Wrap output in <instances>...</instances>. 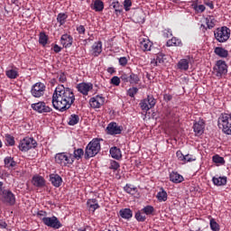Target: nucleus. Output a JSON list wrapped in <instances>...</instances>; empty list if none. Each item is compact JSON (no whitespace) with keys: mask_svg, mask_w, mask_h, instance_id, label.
Masks as SVG:
<instances>
[{"mask_svg":"<svg viewBox=\"0 0 231 231\" xmlns=\"http://www.w3.org/2000/svg\"><path fill=\"white\" fill-rule=\"evenodd\" d=\"M75 104V94L69 88L64 85L58 86L52 94V106L54 109L64 113Z\"/></svg>","mask_w":231,"mask_h":231,"instance_id":"nucleus-1","label":"nucleus"},{"mask_svg":"<svg viewBox=\"0 0 231 231\" xmlns=\"http://www.w3.org/2000/svg\"><path fill=\"white\" fill-rule=\"evenodd\" d=\"M218 127L226 134H231V113L222 114L218 118Z\"/></svg>","mask_w":231,"mask_h":231,"instance_id":"nucleus-2","label":"nucleus"},{"mask_svg":"<svg viewBox=\"0 0 231 231\" xmlns=\"http://www.w3.org/2000/svg\"><path fill=\"white\" fill-rule=\"evenodd\" d=\"M54 160L56 161V163L62 167L71 166L75 162L72 154L68 152L57 153Z\"/></svg>","mask_w":231,"mask_h":231,"instance_id":"nucleus-3","label":"nucleus"},{"mask_svg":"<svg viewBox=\"0 0 231 231\" xmlns=\"http://www.w3.org/2000/svg\"><path fill=\"white\" fill-rule=\"evenodd\" d=\"M215 39L217 42H226L230 39V30L226 26L216 29L214 32Z\"/></svg>","mask_w":231,"mask_h":231,"instance_id":"nucleus-4","label":"nucleus"},{"mask_svg":"<svg viewBox=\"0 0 231 231\" xmlns=\"http://www.w3.org/2000/svg\"><path fill=\"white\" fill-rule=\"evenodd\" d=\"M213 71L216 77H218L219 79H221L223 75H226V73H228V65H226V61L222 60H217Z\"/></svg>","mask_w":231,"mask_h":231,"instance_id":"nucleus-5","label":"nucleus"},{"mask_svg":"<svg viewBox=\"0 0 231 231\" xmlns=\"http://www.w3.org/2000/svg\"><path fill=\"white\" fill-rule=\"evenodd\" d=\"M42 222L43 225H45V226H48L51 229L57 230L62 227V224L60 223L59 218L54 216L48 218H42Z\"/></svg>","mask_w":231,"mask_h":231,"instance_id":"nucleus-6","label":"nucleus"},{"mask_svg":"<svg viewBox=\"0 0 231 231\" xmlns=\"http://www.w3.org/2000/svg\"><path fill=\"white\" fill-rule=\"evenodd\" d=\"M154 106H156V100L152 95H148L147 98L140 102V107L143 111H149V109H152Z\"/></svg>","mask_w":231,"mask_h":231,"instance_id":"nucleus-7","label":"nucleus"},{"mask_svg":"<svg viewBox=\"0 0 231 231\" xmlns=\"http://www.w3.org/2000/svg\"><path fill=\"white\" fill-rule=\"evenodd\" d=\"M46 86L42 82L35 83L31 89V93L35 98H41V97L44 96Z\"/></svg>","mask_w":231,"mask_h":231,"instance_id":"nucleus-8","label":"nucleus"},{"mask_svg":"<svg viewBox=\"0 0 231 231\" xmlns=\"http://www.w3.org/2000/svg\"><path fill=\"white\" fill-rule=\"evenodd\" d=\"M0 199L10 206L15 204V195L10 190L0 191Z\"/></svg>","mask_w":231,"mask_h":231,"instance_id":"nucleus-9","label":"nucleus"},{"mask_svg":"<svg viewBox=\"0 0 231 231\" xmlns=\"http://www.w3.org/2000/svg\"><path fill=\"white\" fill-rule=\"evenodd\" d=\"M32 109L33 111H36L37 113L40 114H44V113H51L52 109L49 106H46V103L44 101H40L38 103H33L31 105Z\"/></svg>","mask_w":231,"mask_h":231,"instance_id":"nucleus-10","label":"nucleus"},{"mask_svg":"<svg viewBox=\"0 0 231 231\" xmlns=\"http://www.w3.org/2000/svg\"><path fill=\"white\" fill-rule=\"evenodd\" d=\"M121 80L125 83L129 82L130 84L136 85L140 82V78L133 72L130 74L124 73L121 75Z\"/></svg>","mask_w":231,"mask_h":231,"instance_id":"nucleus-11","label":"nucleus"},{"mask_svg":"<svg viewBox=\"0 0 231 231\" xmlns=\"http://www.w3.org/2000/svg\"><path fill=\"white\" fill-rule=\"evenodd\" d=\"M100 151V145H88L85 150V160H89L98 154Z\"/></svg>","mask_w":231,"mask_h":231,"instance_id":"nucleus-12","label":"nucleus"},{"mask_svg":"<svg viewBox=\"0 0 231 231\" xmlns=\"http://www.w3.org/2000/svg\"><path fill=\"white\" fill-rule=\"evenodd\" d=\"M193 131L196 136H201L205 133V121L203 119H199L195 122L193 125Z\"/></svg>","mask_w":231,"mask_h":231,"instance_id":"nucleus-13","label":"nucleus"},{"mask_svg":"<svg viewBox=\"0 0 231 231\" xmlns=\"http://www.w3.org/2000/svg\"><path fill=\"white\" fill-rule=\"evenodd\" d=\"M124 127L118 126L116 123H110L106 127L107 134H122Z\"/></svg>","mask_w":231,"mask_h":231,"instance_id":"nucleus-14","label":"nucleus"},{"mask_svg":"<svg viewBox=\"0 0 231 231\" xmlns=\"http://www.w3.org/2000/svg\"><path fill=\"white\" fill-rule=\"evenodd\" d=\"M106 102V98L102 96H97L96 97H92L89 101V104L91 107H94V109L100 108L101 106H104V103Z\"/></svg>","mask_w":231,"mask_h":231,"instance_id":"nucleus-15","label":"nucleus"},{"mask_svg":"<svg viewBox=\"0 0 231 231\" xmlns=\"http://www.w3.org/2000/svg\"><path fill=\"white\" fill-rule=\"evenodd\" d=\"M49 181H51L54 188H60L62 185L63 180L59 174L51 173L49 175Z\"/></svg>","mask_w":231,"mask_h":231,"instance_id":"nucleus-16","label":"nucleus"},{"mask_svg":"<svg viewBox=\"0 0 231 231\" xmlns=\"http://www.w3.org/2000/svg\"><path fill=\"white\" fill-rule=\"evenodd\" d=\"M77 89H78V91H79V93H82V95H88V93H89V91H91V89H93V84L79 83L77 86Z\"/></svg>","mask_w":231,"mask_h":231,"instance_id":"nucleus-17","label":"nucleus"},{"mask_svg":"<svg viewBox=\"0 0 231 231\" xmlns=\"http://www.w3.org/2000/svg\"><path fill=\"white\" fill-rule=\"evenodd\" d=\"M32 183L36 188H43L46 186V180L41 175H34L32 179Z\"/></svg>","mask_w":231,"mask_h":231,"instance_id":"nucleus-18","label":"nucleus"},{"mask_svg":"<svg viewBox=\"0 0 231 231\" xmlns=\"http://www.w3.org/2000/svg\"><path fill=\"white\" fill-rule=\"evenodd\" d=\"M169 180H171L175 184H178V183H182L184 180V178L180 173L176 171H171V174H169Z\"/></svg>","mask_w":231,"mask_h":231,"instance_id":"nucleus-19","label":"nucleus"},{"mask_svg":"<svg viewBox=\"0 0 231 231\" xmlns=\"http://www.w3.org/2000/svg\"><path fill=\"white\" fill-rule=\"evenodd\" d=\"M87 205L88 210L92 213H95L96 210H97L100 208L98 200H97V199H88L87 201Z\"/></svg>","mask_w":231,"mask_h":231,"instance_id":"nucleus-20","label":"nucleus"},{"mask_svg":"<svg viewBox=\"0 0 231 231\" xmlns=\"http://www.w3.org/2000/svg\"><path fill=\"white\" fill-rule=\"evenodd\" d=\"M60 42L64 48H69L73 44V37L69 34H63Z\"/></svg>","mask_w":231,"mask_h":231,"instance_id":"nucleus-21","label":"nucleus"},{"mask_svg":"<svg viewBox=\"0 0 231 231\" xmlns=\"http://www.w3.org/2000/svg\"><path fill=\"white\" fill-rule=\"evenodd\" d=\"M5 162V168H7L8 170H14V168L16 167L17 162L14 160V157L7 156L4 160Z\"/></svg>","mask_w":231,"mask_h":231,"instance_id":"nucleus-22","label":"nucleus"},{"mask_svg":"<svg viewBox=\"0 0 231 231\" xmlns=\"http://www.w3.org/2000/svg\"><path fill=\"white\" fill-rule=\"evenodd\" d=\"M110 156L115 159V160H121L122 158V152H121V149L118 148L117 146H113L112 148H110Z\"/></svg>","mask_w":231,"mask_h":231,"instance_id":"nucleus-23","label":"nucleus"},{"mask_svg":"<svg viewBox=\"0 0 231 231\" xmlns=\"http://www.w3.org/2000/svg\"><path fill=\"white\" fill-rule=\"evenodd\" d=\"M212 183L215 186H217V187L225 186V185H226V176H223V177H217V176L212 177Z\"/></svg>","mask_w":231,"mask_h":231,"instance_id":"nucleus-24","label":"nucleus"},{"mask_svg":"<svg viewBox=\"0 0 231 231\" xmlns=\"http://www.w3.org/2000/svg\"><path fill=\"white\" fill-rule=\"evenodd\" d=\"M119 216L125 220H130L133 218V210L130 208H122L119 210Z\"/></svg>","mask_w":231,"mask_h":231,"instance_id":"nucleus-25","label":"nucleus"},{"mask_svg":"<svg viewBox=\"0 0 231 231\" xmlns=\"http://www.w3.org/2000/svg\"><path fill=\"white\" fill-rule=\"evenodd\" d=\"M102 53V42H97L92 45V55L98 57Z\"/></svg>","mask_w":231,"mask_h":231,"instance_id":"nucleus-26","label":"nucleus"},{"mask_svg":"<svg viewBox=\"0 0 231 231\" xmlns=\"http://www.w3.org/2000/svg\"><path fill=\"white\" fill-rule=\"evenodd\" d=\"M214 53H216L217 57H220L221 59H226V57H228V51L223 47H216Z\"/></svg>","mask_w":231,"mask_h":231,"instance_id":"nucleus-27","label":"nucleus"},{"mask_svg":"<svg viewBox=\"0 0 231 231\" xmlns=\"http://www.w3.org/2000/svg\"><path fill=\"white\" fill-rule=\"evenodd\" d=\"M156 199H158L159 202H165L168 199V194L167 191L163 188L160 189V191L158 194H156Z\"/></svg>","mask_w":231,"mask_h":231,"instance_id":"nucleus-28","label":"nucleus"},{"mask_svg":"<svg viewBox=\"0 0 231 231\" xmlns=\"http://www.w3.org/2000/svg\"><path fill=\"white\" fill-rule=\"evenodd\" d=\"M90 8L95 10V12H102V10H104V2L96 0L94 1V4H91Z\"/></svg>","mask_w":231,"mask_h":231,"instance_id":"nucleus-29","label":"nucleus"},{"mask_svg":"<svg viewBox=\"0 0 231 231\" xmlns=\"http://www.w3.org/2000/svg\"><path fill=\"white\" fill-rule=\"evenodd\" d=\"M123 190L131 196H134L137 193V188L129 183L125 184V186L123 188Z\"/></svg>","mask_w":231,"mask_h":231,"instance_id":"nucleus-30","label":"nucleus"},{"mask_svg":"<svg viewBox=\"0 0 231 231\" xmlns=\"http://www.w3.org/2000/svg\"><path fill=\"white\" fill-rule=\"evenodd\" d=\"M82 157H85L84 150L82 148H78L73 151L72 158L77 161H80Z\"/></svg>","mask_w":231,"mask_h":231,"instance_id":"nucleus-31","label":"nucleus"},{"mask_svg":"<svg viewBox=\"0 0 231 231\" xmlns=\"http://www.w3.org/2000/svg\"><path fill=\"white\" fill-rule=\"evenodd\" d=\"M20 145H37V141L33 137H24L21 141Z\"/></svg>","mask_w":231,"mask_h":231,"instance_id":"nucleus-32","label":"nucleus"},{"mask_svg":"<svg viewBox=\"0 0 231 231\" xmlns=\"http://www.w3.org/2000/svg\"><path fill=\"white\" fill-rule=\"evenodd\" d=\"M183 43H181V40L172 37L171 40H169L166 42V46L171 47V46H182Z\"/></svg>","mask_w":231,"mask_h":231,"instance_id":"nucleus-33","label":"nucleus"},{"mask_svg":"<svg viewBox=\"0 0 231 231\" xmlns=\"http://www.w3.org/2000/svg\"><path fill=\"white\" fill-rule=\"evenodd\" d=\"M178 69H182L183 71H187L189 69V60L187 59H182L180 60L178 64Z\"/></svg>","mask_w":231,"mask_h":231,"instance_id":"nucleus-34","label":"nucleus"},{"mask_svg":"<svg viewBox=\"0 0 231 231\" xmlns=\"http://www.w3.org/2000/svg\"><path fill=\"white\" fill-rule=\"evenodd\" d=\"M80 121V117L79 116V115L76 114H72L69 118V125H77V124H79V122Z\"/></svg>","mask_w":231,"mask_h":231,"instance_id":"nucleus-35","label":"nucleus"},{"mask_svg":"<svg viewBox=\"0 0 231 231\" xmlns=\"http://www.w3.org/2000/svg\"><path fill=\"white\" fill-rule=\"evenodd\" d=\"M177 157L178 159H180V162H195L196 159H189V155H184L182 154V152H180V151L177 152Z\"/></svg>","mask_w":231,"mask_h":231,"instance_id":"nucleus-36","label":"nucleus"},{"mask_svg":"<svg viewBox=\"0 0 231 231\" xmlns=\"http://www.w3.org/2000/svg\"><path fill=\"white\" fill-rule=\"evenodd\" d=\"M206 23L208 30H212V28L216 26V23H217V21L214 18V16H209L208 18H206Z\"/></svg>","mask_w":231,"mask_h":231,"instance_id":"nucleus-37","label":"nucleus"},{"mask_svg":"<svg viewBox=\"0 0 231 231\" xmlns=\"http://www.w3.org/2000/svg\"><path fill=\"white\" fill-rule=\"evenodd\" d=\"M141 212H143L146 216H152L154 214L155 209L152 206H146L143 209H141Z\"/></svg>","mask_w":231,"mask_h":231,"instance_id":"nucleus-38","label":"nucleus"},{"mask_svg":"<svg viewBox=\"0 0 231 231\" xmlns=\"http://www.w3.org/2000/svg\"><path fill=\"white\" fill-rule=\"evenodd\" d=\"M120 169V163L118 162H116L115 160L109 161V170L113 171L114 172L118 171Z\"/></svg>","mask_w":231,"mask_h":231,"instance_id":"nucleus-39","label":"nucleus"},{"mask_svg":"<svg viewBox=\"0 0 231 231\" xmlns=\"http://www.w3.org/2000/svg\"><path fill=\"white\" fill-rule=\"evenodd\" d=\"M39 42L42 44V46L48 44V35H46L45 32H40Z\"/></svg>","mask_w":231,"mask_h":231,"instance_id":"nucleus-40","label":"nucleus"},{"mask_svg":"<svg viewBox=\"0 0 231 231\" xmlns=\"http://www.w3.org/2000/svg\"><path fill=\"white\" fill-rule=\"evenodd\" d=\"M212 162L214 163H217L218 165H224V163H226V161L224 160V157H221L219 155H214L212 156Z\"/></svg>","mask_w":231,"mask_h":231,"instance_id":"nucleus-41","label":"nucleus"},{"mask_svg":"<svg viewBox=\"0 0 231 231\" xmlns=\"http://www.w3.org/2000/svg\"><path fill=\"white\" fill-rule=\"evenodd\" d=\"M152 46V44L151 43V42H147V41L141 42V48L143 51H151Z\"/></svg>","mask_w":231,"mask_h":231,"instance_id":"nucleus-42","label":"nucleus"},{"mask_svg":"<svg viewBox=\"0 0 231 231\" xmlns=\"http://www.w3.org/2000/svg\"><path fill=\"white\" fill-rule=\"evenodd\" d=\"M68 19V14L64 13H60L57 16V21L60 25L65 24L66 20Z\"/></svg>","mask_w":231,"mask_h":231,"instance_id":"nucleus-43","label":"nucleus"},{"mask_svg":"<svg viewBox=\"0 0 231 231\" xmlns=\"http://www.w3.org/2000/svg\"><path fill=\"white\" fill-rule=\"evenodd\" d=\"M134 218L140 223H143L146 220V217L144 213H142V211H137L136 215H134Z\"/></svg>","mask_w":231,"mask_h":231,"instance_id":"nucleus-44","label":"nucleus"},{"mask_svg":"<svg viewBox=\"0 0 231 231\" xmlns=\"http://www.w3.org/2000/svg\"><path fill=\"white\" fill-rule=\"evenodd\" d=\"M210 228L211 231H220V226L217 223L216 219H210Z\"/></svg>","mask_w":231,"mask_h":231,"instance_id":"nucleus-45","label":"nucleus"},{"mask_svg":"<svg viewBox=\"0 0 231 231\" xmlns=\"http://www.w3.org/2000/svg\"><path fill=\"white\" fill-rule=\"evenodd\" d=\"M6 77H8V79H17L19 72L15 69H9L6 71Z\"/></svg>","mask_w":231,"mask_h":231,"instance_id":"nucleus-46","label":"nucleus"},{"mask_svg":"<svg viewBox=\"0 0 231 231\" xmlns=\"http://www.w3.org/2000/svg\"><path fill=\"white\" fill-rule=\"evenodd\" d=\"M47 216L48 213L44 210H38V212H36V217L41 220H43L44 218H50V217Z\"/></svg>","mask_w":231,"mask_h":231,"instance_id":"nucleus-47","label":"nucleus"},{"mask_svg":"<svg viewBox=\"0 0 231 231\" xmlns=\"http://www.w3.org/2000/svg\"><path fill=\"white\" fill-rule=\"evenodd\" d=\"M138 93V88L133 87L127 90L128 97H131V98L134 97V95Z\"/></svg>","mask_w":231,"mask_h":231,"instance_id":"nucleus-48","label":"nucleus"},{"mask_svg":"<svg viewBox=\"0 0 231 231\" xmlns=\"http://www.w3.org/2000/svg\"><path fill=\"white\" fill-rule=\"evenodd\" d=\"M5 142H7L9 145H15V139L8 134H5Z\"/></svg>","mask_w":231,"mask_h":231,"instance_id":"nucleus-49","label":"nucleus"},{"mask_svg":"<svg viewBox=\"0 0 231 231\" xmlns=\"http://www.w3.org/2000/svg\"><path fill=\"white\" fill-rule=\"evenodd\" d=\"M19 150L23 152H26L30 151L31 149H35L37 146H29V145H19Z\"/></svg>","mask_w":231,"mask_h":231,"instance_id":"nucleus-50","label":"nucleus"},{"mask_svg":"<svg viewBox=\"0 0 231 231\" xmlns=\"http://www.w3.org/2000/svg\"><path fill=\"white\" fill-rule=\"evenodd\" d=\"M158 64H163L165 62V54L160 52L156 56Z\"/></svg>","mask_w":231,"mask_h":231,"instance_id":"nucleus-51","label":"nucleus"},{"mask_svg":"<svg viewBox=\"0 0 231 231\" xmlns=\"http://www.w3.org/2000/svg\"><path fill=\"white\" fill-rule=\"evenodd\" d=\"M124 6L125 12H129V10H131V6H133V2L131 0H125Z\"/></svg>","mask_w":231,"mask_h":231,"instance_id":"nucleus-52","label":"nucleus"},{"mask_svg":"<svg viewBox=\"0 0 231 231\" xmlns=\"http://www.w3.org/2000/svg\"><path fill=\"white\" fill-rule=\"evenodd\" d=\"M120 80H122L121 78H118L117 76H114L111 79V84H113L114 86H120Z\"/></svg>","mask_w":231,"mask_h":231,"instance_id":"nucleus-53","label":"nucleus"},{"mask_svg":"<svg viewBox=\"0 0 231 231\" xmlns=\"http://www.w3.org/2000/svg\"><path fill=\"white\" fill-rule=\"evenodd\" d=\"M58 80L61 83H64L66 80H68V78H66V74L64 72H60L58 75Z\"/></svg>","mask_w":231,"mask_h":231,"instance_id":"nucleus-54","label":"nucleus"},{"mask_svg":"<svg viewBox=\"0 0 231 231\" xmlns=\"http://www.w3.org/2000/svg\"><path fill=\"white\" fill-rule=\"evenodd\" d=\"M100 142H103L102 139L94 138L92 141H90L88 145H100Z\"/></svg>","mask_w":231,"mask_h":231,"instance_id":"nucleus-55","label":"nucleus"},{"mask_svg":"<svg viewBox=\"0 0 231 231\" xmlns=\"http://www.w3.org/2000/svg\"><path fill=\"white\" fill-rule=\"evenodd\" d=\"M163 37L165 39H169V37H172V32H171V30L165 29L163 31Z\"/></svg>","mask_w":231,"mask_h":231,"instance_id":"nucleus-56","label":"nucleus"},{"mask_svg":"<svg viewBox=\"0 0 231 231\" xmlns=\"http://www.w3.org/2000/svg\"><path fill=\"white\" fill-rule=\"evenodd\" d=\"M119 64L120 66H127V58L126 57L119 58Z\"/></svg>","mask_w":231,"mask_h":231,"instance_id":"nucleus-57","label":"nucleus"},{"mask_svg":"<svg viewBox=\"0 0 231 231\" xmlns=\"http://www.w3.org/2000/svg\"><path fill=\"white\" fill-rule=\"evenodd\" d=\"M113 8H115L116 12H119V13L122 12V10L119 9L120 8V3H118V2L113 3Z\"/></svg>","mask_w":231,"mask_h":231,"instance_id":"nucleus-58","label":"nucleus"},{"mask_svg":"<svg viewBox=\"0 0 231 231\" xmlns=\"http://www.w3.org/2000/svg\"><path fill=\"white\" fill-rule=\"evenodd\" d=\"M77 31L79 32V33H81V34L86 33V28L84 27V25H79L77 28Z\"/></svg>","mask_w":231,"mask_h":231,"instance_id":"nucleus-59","label":"nucleus"},{"mask_svg":"<svg viewBox=\"0 0 231 231\" xmlns=\"http://www.w3.org/2000/svg\"><path fill=\"white\" fill-rule=\"evenodd\" d=\"M53 51H55V53H60V51H62V48L58 44H54Z\"/></svg>","mask_w":231,"mask_h":231,"instance_id":"nucleus-60","label":"nucleus"},{"mask_svg":"<svg viewBox=\"0 0 231 231\" xmlns=\"http://www.w3.org/2000/svg\"><path fill=\"white\" fill-rule=\"evenodd\" d=\"M163 98L165 102H171V100H172V96L171 94H165Z\"/></svg>","mask_w":231,"mask_h":231,"instance_id":"nucleus-61","label":"nucleus"},{"mask_svg":"<svg viewBox=\"0 0 231 231\" xmlns=\"http://www.w3.org/2000/svg\"><path fill=\"white\" fill-rule=\"evenodd\" d=\"M205 5L206 6H208L210 10H214V3H212V1H206Z\"/></svg>","mask_w":231,"mask_h":231,"instance_id":"nucleus-62","label":"nucleus"},{"mask_svg":"<svg viewBox=\"0 0 231 231\" xmlns=\"http://www.w3.org/2000/svg\"><path fill=\"white\" fill-rule=\"evenodd\" d=\"M206 9L205 5H199L196 7L197 12H203Z\"/></svg>","mask_w":231,"mask_h":231,"instance_id":"nucleus-63","label":"nucleus"},{"mask_svg":"<svg viewBox=\"0 0 231 231\" xmlns=\"http://www.w3.org/2000/svg\"><path fill=\"white\" fill-rule=\"evenodd\" d=\"M6 227H7V223L6 222H5V221L0 222V228L1 229H6Z\"/></svg>","mask_w":231,"mask_h":231,"instance_id":"nucleus-64","label":"nucleus"}]
</instances>
